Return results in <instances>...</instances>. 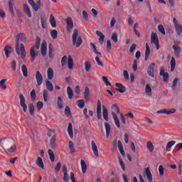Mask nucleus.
<instances>
[{
    "mask_svg": "<svg viewBox=\"0 0 182 182\" xmlns=\"http://www.w3.org/2000/svg\"><path fill=\"white\" fill-rule=\"evenodd\" d=\"M27 41L26 36L24 33H19L16 37V53L21 56L23 60H26V51L23 43L20 44V42L26 43Z\"/></svg>",
    "mask_w": 182,
    "mask_h": 182,
    "instance_id": "1",
    "label": "nucleus"
},
{
    "mask_svg": "<svg viewBox=\"0 0 182 182\" xmlns=\"http://www.w3.org/2000/svg\"><path fill=\"white\" fill-rule=\"evenodd\" d=\"M77 36H78V31L77 29H75L74 33H73V36H72L73 46H76V48H78L82 44V37L80 36L77 39Z\"/></svg>",
    "mask_w": 182,
    "mask_h": 182,
    "instance_id": "2",
    "label": "nucleus"
},
{
    "mask_svg": "<svg viewBox=\"0 0 182 182\" xmlns=\"http://www.w3.org/2000/svg\"><path fill=\"white\" fill-rule=\"evenodd\" d=\"M173 26H175V30L178 36H182V25L179 24L176 18H173Z\"/></svg>",
    "mask_w": 182,
    "mask_h": 182,
    "instance_id": "3",
    "label": "nucleus"
},
{
    "mask_svg": "<svg viewBox=\"0 0 182 182\" xmlns=\"http://www.w3.org/2000/svg\"><path fill=\"white\" fill-rule=\"evenodd\" d=\"M151 43L156 46V50L159 49V37L156 33L152 32L151 34Z\"/></svg>",
    "mask_w": 182,
    "mask_h": 182,
    "instance_id": "4",
    "label": "nucleus"
},
{
    "mask_svg": "<svg viewBox=\"0 0 182 182\" xmlns=\"http://www.w3.org/2000/svg\"><path fill=\"white\" fill-rule=\"evenodd\" d=\"M19 100H20V106L23 108V112H27V105L26 103L25 97L22 94H19Z\"/></svg>",
    "mask_w": 182,
    "mask_h": 182,
    "instance_id": "5",
    "label": "nucleus"
},
{
    "mask_svg": "<svg viewBox=\"0 0 182 182\" xmlns=\"http://www.w3.org/2000/svg\"><path fill=\"white\" fill-rule=\"evenodd\" d=\"M36 79L38 86H41L43 84V77L39 71H37L36 73Z\"/></svg>",
    "mask_w": 182,
    "mask_h": 182,
    "instance_id": "6",
    "label": "nucleus"
},
{
    "mask_svg": "<svg viewBox=\"0 0 182 182\" xmlns=\"http://www.w3.org/2000/svg\"><path fill=\"white\" fill-rule=\"evenodd\" d=\"M144 173V176L146 175L149 182H153V176L149 168H146Z\"/></svg>",
    "mask_w": 182,
    "mask_h": 182,
    "instance_id": "7",
    "label": "nucleus"
},
{
    "mask_svg": "<svg viewBox=\"0 0 182 182\" xmlns=\"http://www.w3.org/2000/svg\"><path fill=\"white\" fill-rule=\"evenodd\" d=\"M97 117L99 120L102 119V105L100 100L97 101Z\"/></svg>",
    "mask_w": 182,
    "mask_h": 182,
    "instance_id": "8",
    "label": "nucleus"
},
{
    "mask_svg": "<svg viewBox=\"0 0 182 182\" xmlns=\"http://www.w3.org/2000/svg\"><path fill=\"white\" fill-rule=\"evenodd\" d=\"M176 112V109H172L169 110L166 109H164L156 112V114H166L170 115L171 114H174Z\"/></svg>",
    "mask_w": 182,
    "mask_h": 182,
    "instance_id": "9",
    "label": "nucleus"
},
{
    "mask_svg": "<svg viewBox=\"0 0 182 182\" xmlns=\"http://www.w3.org/2000/svg\"><path fill=\"white\" fill-rule=\"evenodd\" d=\"M115 86L118 87L115 88V90L117 92H119V93H124L127 92L126 87H124L122 84L116 83Z\"/></svg>",
    "mask_w": 182,
    "mask_h": 182,
    "instance_id": "10",
    "label": "nucleus"
},
{
    "mask_svg": "<svg viewBox=\"0 0 182 182\" xmlns=\"http://www.w3.org/2000/svg\"><path fill=\"white\" fill-rule=\"evenodd\" d=\"M66 22H67V31L70 32L72 31V29H73V27H74L73 21L72 20L71 17H69L67 18Z\"/></svg>",
    "mask_w": 182,
    "mask_h": 182,
    "instance_id": "11",
    "label": "nucleus"
},
{
    "mask_svg": "<svg viewBox=\"0 0 182 182\" xmlns=\"http://www.w3.org/2000/svg\"><path fill=\"white\" fill-rule=\"evenodd\" d=\"M41 55L45 57L47 55V42L43 41L41 43Z\"/></svg>",
    "mask_w": 182,
    "mask_h": 182,
    "instance_id": "12",
    "label": "nucleus"
},
{
    "mask_svg": "<svg viewBox=\"0 0 182 182\" xmlns=\"http://www.w3.org/2000/svg\"><path fill=\"white\" fill-rule=\"evenodd\" d=\"M156 66V64L151 63L149 66H148L147 68V74L148 75H150L151 77H154V67Z\"/></svg>",
    "mask_w": 182,
    "mask_h": 182,
    "instance_id": "13",
    "label": "nucleus"
},
{
    "mask_svg": "<svg viewBox=\"0 0 182 182\" xmlns=\"http://www.w3.org/2000/svg\"><path fill=\"white\" fill-rule=\"evenodd\" d=\"M84 99L86 102H87L90 99V90L88 88V87H85Z\"/></svg>",
    "mask_w": 182,
    "mask_h": 182,
    "instance_id": "14",
    "label": "nucleus"
},
{
    "mask_svg": "<svg viewBox=\"0 0 182 182\" xmlns=\"http://www.w3.org/2000/svg\"><path fill=\"white\" fill-rule=\"evenodd\" d=\"M95 34H97V36L100 37L99 38V43H100V44L103 45V43L105 42V36L103 34V33L100 32L99 31H95Z\"/></svg>",
    "mask_w": 182,
    "mask_h": 182,
    "instance_id": "15",
    "label": "nucleus"
},
{
    "mask_svg": "<svg viewBox=\"0 0 182 182\" xmlns=\"http://www.w3.org/2000/svg\"><path fill=\"white\" fill-rule=\"evenodd\" d=\"M102 116L103 119H105L106 122H109V112L105 105H102Z\"/></svg>",
    "mask_w": 182,
    "mask_h": 182,
    "instance_id": "16",
    "label": "nucleus"
},
{
    "mask_svg": "<svg viewBox=\"0 0 182 182\" xmlns=\"http://www.w3.org/2000/svg\"><path fill=\"white\" fill-rule=\"evenodd\" d=\"M172 49H173V53L176 55L177 58H180L181 48L179 46L174 45L172 46Z\"/></svg>",
    "mask_w": 182,
    "mask_h": 182,
    "instance_id": "17",
    "label": "nucleus"
},
{
    "mask_svg": "<svg viewBox=\"0 0 182 182\" xmlns=\"http://www.w3.org/2000/svg\"><path fill=\"white\" fill-rule=\"evenodd\" d=\"M63 181L69 182V174L67 173V167L66 166H63Z\"/></svg>",
    "mask_w": 182,
    "mask_h": 182,
    "instance_id": "18",
    "label": "nucleus"
},
{
    "mask_svg": "<svg viewBox=\"0 0 182 182\" xmlns=\"http://www.w3.org/2000/svg\"><path fill=\"white\" fill-rule=\"evenodd\" d=\"M14 0H9V11L11 14V16H14Z\"/></svg>",
    "mask_w": 182,
    "mask_h": 182,
    "instance_id": "19",
    "label": "nucleus"
},
{
    "mask_svg": "<svg viewBox=\"0 0 182 182\" xmlns=\"http://www.w3.org/2000/svg\"><path fill=\"white\" fill-rule=\"evenodd\" d=\"M92 149L94 155L97 157H99V150L97 149V146L95 141H92Z\"/></svg>",
    "mask_w": 182,
    "mask_h": 182,
    "instance_id": "20",
    "label": "nucleus"
},
{
    "mask_svg": "<svg viewBox=\"0 0 182 182\" xmlns=\"http://www.w3.org/2000/svg\"><path fill=\"white\" fill-rule=\"evenodd\" d=\"M23 11H24V13H26V14L27 15V16L28 18H31V16H32L31 12L29 6H28L27 4H23Z\"/></svg>",
    "mask_w": 182,
    "mask_h": 182,
    "instance_id": "21",
    "label": "nucleus"
},
{
    "mask_svg": "<svg viewBox=\"0 0 182 182\" xmlns=\"http://www.w3.org/2000/svg\"><path fill=\"white\" fill-rule=\"evenodd\" d=\"M36 164L38 167H40L42 169H44V164L43 161V159L41 157H38L37 160L36 161Z\"/></svg>",
    "mask_w": 182,
    "mask_h": 182,
    "instance_id": "22",
    "label": "nucleus"
},
{
    "mask_svg": "<svg viewBox=\"0 0 182 182\" xmlns=\"http://www.w3.org/2000/svg\"><path fill=\"white\" fill-rule=\"evenodd\" d=\"M112 118H114V123H115L116 127L119 129L121 127V124L119 123V120L117 117V114H115L114 112H112Z\"/></svg>",
    "mask_w": 182,
    "mask_h": 182,
    "instance_id": "23",
    "label": "nucleus"
},
{
    "mask_svg": "<svg viewBox=\"0 0 182 182\" xmlns=\"http://www.w3.org/2000/svg\"><path fill=\"white\" fill-rule=\"evenodd\" d=\"M4 52H5L6 58H9L10 53H12L13 52L12 47L9 46H6L4 48Z\"/></svg>",
    "mask_w": 182,
    "mask_h": 182,
    "instance_id": "24",
    "label": "nucleus"
},
{
    "mask_svg": "<svg viewBox=\"0 0 182 182\" xmlns=\"http://www.w3.org/2000/svg\"><path fill=\"white\" fill-rule=\"evenodd\" d=\"M73 66H74V61L73 59L71 58V56H68V68L70 70L73 69Z\"/></svg>",
    "mask_w": 182,
    "mask_h": 182,
    "instance_id": "25",
    "label": "nucleus"
},
{
    "mask_svg": "<svg viewBox=\"0 0 182 182\" xmlns=\"http://www.w3.org/2000/svg\"><path fill=\"white\" fill-rule=\"evenodd\" d=\"M56 135H53L50 141V148L53 149H55Z\"/></svg>",
    "mask_w": 182,
    "mask_h": 182,
    "instance_id": "26",
    "label": "nucleus"
},
{
    "mask_svg": "<svg viewBox=\"0 0 182 182\" xmlns=\"http://www.w3.org/2000/svg\"><path fill=\"white\" fill-rule=\"evenodd\" d=\"M50 23L51 27L56 28L57 23L55 17L53 16V14H50Z\"/></svg>",
    "mask_w": 182,
    "mask_h": 182,
    "instance_id": "27",
    "label": "nucleus"
},
{
    "mask_svg": "<svg viewBox=\"0 0 182 182\" xmlns=\"http://www.w3.org/2000/svg\"><path fill=\"white\" fill-rule=\"evenodd\" d=\"M80 164H81V170L82 171L83 174L86 173L87 170L86 162L83 160H81Z\"/></svg>",
    "mask_w": 182,
    "mask_h": 182,
    "instance_id": "28",
    "label": "nucleus"
},
{
    "mask_svg": "<svg viewBox=\"0 0 182 182\" xmlns=\"http://www.w3.org/2000/svg\"><path fill=\"white\" fill-rule=\"evenodd\" d=\"M145 93L149 97L152 96V89L149 84H146V85Z\"/></svg>",
    "mask_w": 182,
    "mask_h": 182,
    "instance_id": "29",
    "label": "nucleus"
},
{
    "mask_svg": "<svg viewBox=\"0 0 182 182\" xmlns=\"http://www.w3.org/2000/svg\"><path fill=\"white\" fill-rule=\"evenodd\" d=\"M53 75H54V73H53V68H49L47 70V77H48L49 80H52L53 77Z\"/></svg>",
    "mask_w": 182,
    "mask_h": 182,
    "instance_id": "30",
    "label": "nucleus"
},
{
    "mask_svg": "<svg viewBox=\"0 0 182 182\" xmlns=\"http://www.w3.org/2000/svg\"><path fill=\"white\" fill-rule=\"evenodd\" d=\"M104 126H105L107 138H109L111 130L110 125L108 122H105L104 123Z\"/></svg>",
    "mask_w": 182,
    "mask_h": 182,
    "instance_id": "31",
    "label": "nucleus"
},
{
    "mask_svg": "<svg viewBox=\"0 0 182 182\" xmlns=\"http://www.w3.org/2000/svg\"><path fill=\"white\" fill-rule=\"evenodd\" d=\"M48 155L50 156V160L51 162H55V153L53 151L52 149H48Z\"/></svg>",
    "mask_w": 182,
    "mask_h": 182,
    "instance_id": "32",
    "label": "nucleus"
},
{
    "mask_svg": "<svg viewBox=\"0 0 182 182\" xmlns=\"http://www.w3.org/2000/svg\"><path fill=\"white\" fill-rule=\"evenodd\" d=\"M31 6H32V9H33V11H38V9L41 7V1H38L37 4L34 3L33 4H31Z\"/></svg>",
    "mask_w": 182,
    "mask_h": 182,
    "instance_id": "33",
    "label": "nucleus"
},
{
    "mask_svg": "<svg viewBox=\"0 0 182 182\" xmlns=\"http://www.w3.org/2000/svg\"><path fill=\"white\" fill-rule=\"evenodd\" d=\"M46 89L48 90L50 92L53 91V86L50 81L46 80Z\"/></svg>",
    "mask_w": 182,
    "mask_h": 182,
    "instance_id": "34",
    "label": "nucleus"
},
{
    "mask_svg": "<svg viewBox=\"0 0 182 182\" xmlns=\"http://www.w3.org/2000/svg\"><path fill=\"white\" fill-rule=\"evenodd\" d=\"M48 55L50 59H53V58L55 57V54H53L52 44H50L48 46Z\"/></svg>",
    "mask_w": 182,
    "mask_h": 182,
    "instance_id": "35",
    "label": "nucleus"
},
{
    "mask_svg": "<svg viewBox=\"0 0 182 182\" xmlns=\"http://www.w3.org/2000/svg\"><path fill=\"white\" fill-rule=\"evenodd\" d=\"M31 56L32 58V60H31L32 62H33L36 57L38 56V53H36L34 50V47H31Z\"/></svg>",
    "mask_w": 182,
    "mask_h": 182,
    "instance_id": "36",
    "label": "nucleus"
},
{
    "mask_svg": "<svg viewBox=\"0 0 182 182\" xmlns=\"http://www.w3.org/2000/svg\"><path fill=\"white\" fill-rule=\"evenodd\" d=\"M92 68V65L90 61H85V72H90Z\"/></svg>",
    "mask_w": 182,
    "mask_h": 182,
    "instance_id": "37",
    "label": "nucleus"
},
{
    "mask_svg": "<svg viewBox=\"0 0 182 182\" xmlns=\"http://www.w3.org/2000/svg\"><path fill=\"white\" fill-rule=\"evenodd\" d=\"M68 135H70V137L73 138V128L72 127L71 123L68 124Z\"/></svg>",
    "mask_w": 182,
    "mask_h": 182,
    "instance_id": "38",
    "label": "nucleus"
},
{
    "mask_svg": "<svg viewBox=\"0 0 182 182\" xmlns=\"http://www.w3.org/2000/svg\"><path fill=\"white\" fill-rule=\"evenodd\" d=\"M176 68V60L174 57L171 58V72H174Z\"/></svg>",
    "mask_w": 182,
    "mask_h": 182,
    "instance_id": "39",
    "label": "nucleus"
},
{
    "mask_svg": "<svg viewBox=\"0 0 182 182\" xmlns=\"http://www.w3.org/2000/svg\"><path fill=\"white\" fill-rule=\"evenodd\" d=\"M41 23L42 28L45 29L46 28V20L45 19V15L41 16Z\"/></svg>",
    "mask_w": 182,
    "mask_h": 182,
    "instance_id": "40",
    "label": "nucleus"
},
{
    "mask_svg": "<svg viewBox=\"0 0 182 182\" xmlns=\"http://www.w3.org/2000/svg\"><path fill=\"white\" fill-rule=\"evenodd\" d=\"M175 144H176L175 141H171L168 142L167 145H166V151L170 152L172 146H173Z\"/></svg>",
    "mask_w": 182,
    "mask_h": 182,
    "instance_id": "41",
    "label": "nucleus"
},
{
    "mask_svg": "<svg viewBox=\"0 0 182 182\" xmlns=\"http://www.w3.org/2000/svg\"><path fill=\"white\" fill-rule=\"evenodd\" d=\"M68 149H70L71 154H73V153L75 152V146H74V143L72 142L71 141L70 142H68Z\"/></svg>",
    "mask_w": 182,
    "mask_h": 182,
    "instance_id": "42",
    "label": "nucleus"
},
{
    "mask_svg": "<svg viewBox=\"0 0 182 182\" xmlns=\"http://www.w3.org/2000/svg\"><path fill=\"white\" fill-rule=\"evenodd\" d=\"M67 93L68 99L71 100L73 97V91L72 90L70 87H67Z\"/></svg>",
    "mask_w": 182,
    "mask_h": 182,
    "instance_id": "43",
    "label": "nucleus"
},
{
    "mask_svg": "<svg viewBox=\"0 0 182 182\" xmlns=\"http://www.w3.org/2000/svg\"><path fill=\"white\" fill-rule=\"evenodd\" d=\"M7 82V79H4V80H1L0 81V87L2 89V90H6L7 89V86L5 84V82Z\"/></svg>",
    "mask_w": 182,
    "mask_h": 182,
    "instance_id": "44",
    "label": "nucleus"
},
{
    "mask_svg": "<svg viewBox=\"0 0 182 182\" xmlns=\"http://www.w3.org/2000/svg\"><path fill=\"white\" fill-rule=\"evenodd\" d=\"M64 113L65 114V115L68 117H72V114H71V112H70V108L69 107V106L65 107V109L64 110Z\"/></svg>",
    "mask_w": 182,
    "mask_h": 182,
    "instance_id": "45",
    "label": "nucleus"
},
{
    "mask_svg": "<svg viewBox=\"0 0 182 182\" xmlns=\"http://www.w3.org/2000/svg\"><path fill=\"white\" fill-rule=\"evenodd\" d=\"M43 100L45 102H48L49 100L48 91L47 90H43Z\"/></svg>",
    "mask_w": 182,
    "mask_h": 182,
    "instance_id": "46",
    "label": "nucleus"
},
{
    "mask_svg": "<svg viewBox=\"0 0 182 182\" xmlns=\"http://www.w3.org/2000/svg\"><path fill=\"white\" fill-rule=\"evenodd\" d=\"M21 70H22L23 75L24 76V77H28V70H27L26 65H23L21 67Z\"/></svg>",
    "mask_w": 182,
    "mask_h": 182,
    "instance_id": "47",
    "label": "nucleus"
},
{
    "mask_svg": "<svg viewBox=\"0 0 182 182\" xmlns=\"http://www.w3.org/2000/svg\"><path fill=\"white\" fill-rule=\"evenodd\" d=\"M146 147H147L148 150H149V152L154 151V146L151 141L147 142Z\"/></svg>",
    "mask_w": 182,
    "mask_h": 182,
    "instance_id": "48",
    "label": "nucleus"
},
{
    "mask_svg": "<svg viewBox=\"0 0 182 182\" xmlns=\"http://www.w3.org/2000/svg\"><path fill=\"white\" fill-rule=\"evenodd\" d=\"M34 110H35L34 105L30 104V105H28V111L30 112L31 116L34 115Z\"/></svg>",
    "mask_w": 182,
    "mask_h": 182,
    "instance_id": "49",
    "label": "nucleus"
},
{
    "mask_svg": "<svg viewBox=\"0 0 182 182\" xmlns=\"http://www.w3.org/2000/svg\"><path fill=\"white\" fill-rule=\"evenodd\" d=\"M58 107L61 109L64 107L63 106V100L61 97H58V102H57Z\"/></svg>",
    "mask_w": 182,
    "mask_h": 182,
    "instance_id": "50",
    "label": "nucleus"
},
{
    "mask_svg": "<svg viewBox=\"0 0 182 182\" xmlns=\"http://www.w3.org/2000/svg\"><path fill=\"white\" fill-rule=\"evenodd\" d=\"M77 105L79 108L82 109L85 107V101L83 100H79L77 101Z\"/></svg>",
    "mask_w": 182,
    "mask_h": 182,
    "instance_id": "51",
    "label": "nucleus"
},
{
    "mask_svg": "<svg viewBox=\"0 0 182 182\" xmlns=\"http://www.w3.org/2000/svg\"><path fill=\"white\" fill-rule=\"evenodd\" d=\"M50 36L53 40H55L58 38V31L57 30H53L50 31Z\"/></svg>",
    "mask_w": 182,
    "mask_h": 182,
    "instance_id": "52",
    "label": "nucleus"
},
{
    "mask_svg": "<svg viewBox=\"0 0 182 182\" xmlns=\"http://www.w3.org/2000/svg\"><path fill=\"white\" fill-rule=\"evenodd\" d=\"M158 30L161 33H162V35H166L165 28H164L162 24L159 25Z\"/></svg>",
    "mask_w": 182,
    "mask_h": 182,
    "instance_id": "53",
    "label": "nucleus"
},
{
    "mask_svg": "<svg viewBox=\"0 0 182 182\" xmlns=\"http://www.w3.org/2000/svg\"><path fill=\"white\" fill-rule=\"evenodd\" d=\"M112 41H114V43L118 42V36H117V33L116 32L112 33Z\"/></svg>",
    "mask_w": 182,
    "mask_h": 182,
    "instance_id": "54",
    "label": "nucleus"
},
{
    "mask_svg": "<svg viewBox=\"0 0 182 182\" xmlns=\"http://www.w3.org/2000/svg\"><path fill=\"white\" fill-rule=\"evenodd\" d=\"M31 98L33 102L36 100V90L34 89H33L32 91L31 92Z\"/></svg>",
    "mask_w": 182,
    "mask_h": 182,
    "instance_id": "55",
    "label": "nucleus"
},
{
    "mask_svg": "<svg viewBox=\"0 0 182 182\" xmlns=\"http://www.w3.org/2000/svg\"><path fill=\"white\" fill-rule=\"evenodd\" d=\"M95 62H97L98 66H100V67H102V68H104V66H105V65H104V63H103V62L100 61L99 57H97V56L95 57Z\"/></svg>",
    "mask_w": 182,
    "mask_h": 182,
    "instance_id": "56",
    "label": "nucleus"
},
{
    "mask_svg": "<svg viewBox=\"0 0 182 182\" xmlns=\"http://www.w3.org/2000/svg\"><path fill=\"white\" fill-rule=\"evenodd\" d=\"M61 166H62L61 163H60V162H58V163L57 164V166H56L55 168V173H58L60 172V168H61Z\"/></svg>",
    "mask_w": 182,
    "mask_h": 182,
    "instance_id": "57",
    "label": "nucleus"
},
{
    "mask_svg": "<svg viewBox=\"0 0 182 182\" xmlns=\"http://www.w3.org/2000/svg\"><path fill=\"white\" fill-rule=\"evenodd\" d=\"M41 39L38 36L36 37V46H34L36 49L40 48Z\"/></svg>",
    "mask_w": 182,
    "mask_h": 182,
    "instance_id": "58",
    "label": "nucleus"
},
{
    "mask_svg": "<svg viewBox=\"0 0 182 182\" xmlns=\"http://www.w3.org/2000/svg\"><path fill=\"white\" fill-rule=\"evenodd\" d=\"M162 76H163V82H167L168 80L169 79V73H166L162 75Z\"/></svg>",
    "mask_w": 182,
    "mask_h": 182,
    "instance_id": "59",
    "label": "nucleus"
},
{
    "mask_svg": "<svg viewBox=\"0 0 182 182\" xmlns=\"http://www.w3.org/2000/svg\"><path fill=\"white\" fill-rule=\"evenodd\" d=\"M178 82V78H176V77L175 78V80H173L172 90H176Z\"/></svg>",
    "mask_w": 182,
    "mask_h": 182,
    "instance_id": "60",
    "label": "nucleus"
},
{
    "mask_svg": "<svg viewBox=\"0 0 182 182\" xmlns=\"http://www.w3.org/2000/svg\"><path fill=\"white\" fill-rule=\"evenodd\" d=\"M36 106H37V110L40 111L43 107V102H38L37 104H36Z\"/></svg>",
    "mask_w": 182,
    "mask_h": 182,
    "instance_id": "61",
    "label": "nucleus"
},
{
    "mask_svg": "<svg viewBox=\"0 0 182 182\" xmlns=\"http://www.w3.org/2000/svg\"><path fill=\"white\" fill-rule=\"evenodd\" d=\"M67 60H68V58H67L66 55H64V56L62 58V60H61L62 67H64V66L66 65Z\"/></svg>",
    "mask_w": 182,
    "mask_h": 182,
    "instance_id": "62",
    "label": "nucleus"
},
{
    "mask_svg": "<svg viewBox=\"0 0 182 182\" xmlns=\"http://www.w3.org/2000/svg\"><path fill=\"white\" fill-rule=\"evenodd\" d=\"M150 55V49H146L145 51V60L147 61Z\"/></svg>",
    "mask_w": 182,
    "mask_h": 182,
    "instance_id": "63",
    "label": "nucleus"
},
{
    "mask_svg": "<svg viewBox=\"0 0 182 182\" xmlns=\"http://www.w3.org/2000/svg\"><path fill=\"white\" fill-rule=\"evenodd\" d=\"M159 171L160 176H163V175H164V167H163L162 165H160L159 166Z\"/></svg>",
    "mask_w": 182,
    "mask_h": 182,
    "instance_id": "64",
    "label": "nucleus"
}]
</instances>
